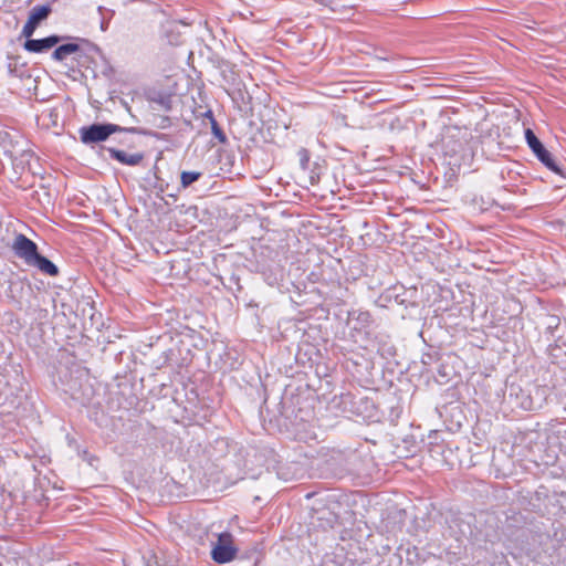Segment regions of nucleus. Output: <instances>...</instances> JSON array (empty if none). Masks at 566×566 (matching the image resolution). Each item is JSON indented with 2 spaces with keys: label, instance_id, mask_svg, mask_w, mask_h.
<instances>
[{
  "label": "nucleus",
  "instance_id": "f257e3e1",
  "mask_svg": "<svg viewBox=\"0 0 566 566\" xmlns=\"http://www.w3.org/2000/svg\"><path fill=\"white\" fill-rule=\"evenodd\" d=\"M177 96V83L169 75H163L144 87V102L158 106L174 107Z\"/></svg>",
  "mask_w": 566,
  "mask_h": 566
},
{
  "label": "nucleus",
  "instance_id": "f03ea898",
  "mask_svg": "<svg viewBox=\"0 0 566 566\" xmlns=\"http://www.w3.org/2000/svg\"><path fill=\"white\" fill-rule=\"evenodd\" d=\"M548 389L536 384H527L525 387L512 384L510 386V398L523 410L541 409L547 399Z\"/></svg>",
  "mask_w": 566,
  "mask_h": 566
},
{
  "label": "nucleus",
  "instance_id": "7ed1b4c3",
  "mask_svg": "<svg viewBox=\"0 0 566 566\" xmlns=\"http://www.w3.org/2000/svg\"><path fill=\"white\" fill-rule=\"evenodd\" d=\"M142 134L138 127H123L112 123H93L78 129L80 140L85 145L105 142L114 133Z\"/></svg>",
  "mask_w": 566,
  "mask_h": 566
},
{
  "label": "nucleus",
  "instance_id": "20e7f679",
  "mask_svg": "<svg viewBox=\"0 0 566 566\" xmlns=\"http://www.w3.org/2000/svg\"><path fill=\"white\" fill-rule=\"evenodd\" d=\"M172 335L169 332H165L160 335L148 336V343L144 344V357L147 358L148 363L156 369H160L166 366L167 352H171L169 345L171 344Z\"/></svg>",
  "mask_w": 566,
  "mask_h": 566
},
{
  "label": "nucleus",
  "instance_id": "39448f33",
  "mask_svg": "<svg viewBox=\"0 0 566 566\" xmlns=\"http://www.w3.org/2000/svg\"><path fill=\"white\" fill-rule=\"evenodd\" d=\"M374 322V317L368 311L360 308L349 311L347 325L349 326L353 340L358 343L359 339H368Z\"/></svg>",
  "mask_w": 566,
  "mask_h": 566
},
{
  "label": "nucleus",
  "instance_id": "423d86ee",
  "mask_svg": "<svg viewBox=\"0 0 566 566\" xmlns=\"http://www.w3.org/2000/svg\"><path fill=\"white\" fill-rule=\"evenodd\" d=\"M0 285L4 287L6 297L20 310L22 308L25 296L32 293L29 281L15 274L10 275L8 280L0 283Z\"/></svg>",
  "mask_w": 566,
  "mask_h": 566
},
{
  "label": "nucleus",
  "instance_id": "0eeeda50",
  "mask_svg": "<svg viewBox=\"0 0 566 566\" xmlns=\"http://www.w3.org/2000/svg\"><path fill=\"white\" fill-rule=\"evenodd\" d=\"M333 407L344 413L363 416L369 403L368 398L358 397L357 395L347 391L335 396L332 400Z\"/></svg>",
  "mask_w": 566,
  "mask_h": 566
},
{
  "label": "nucleus",
  "instance_id": "6e6552de",
  "mask_svg": "<svg viewBox=\"0 0 566 566\" xmlns=\"http://www.w3.org/2000/svg\"><path fill=\"white\" fill-rule=\"evenodd\" d=\"M174 107L171 106H158L150 103L144 105V119L148 125L158 129L170 128L174 124L172 117L170 116Z\"/></svg>",
  "mask_w": 566,
  "mask_h": 566
},
{
  "label": "nucleus",
  "instance_id": "1a4fd4ad",
  "mask_svg": "<svg viewBox=\"0 0 566 566\" xmlns=\"http://www.w3.org/2000/svg\"><path fill=\"white\" fill-rule=\"evenodd\" d=\"M525 139L536 158L553 172L563 176L560 167L531 128L525 129Z\"/></svg>",
  "mask_w": 566,
  "mask_h": 566
},
{
  "label": "nucleus",
  "instance_id": "9d476101",
  "mask_svg": "<svg viewBox=\"0 0 566 566\" xmlns=\"http://www.w3.org/2000/svg\"><path fill=\"white\" fill-rule=\"evenodd\" d=\"M17 258L22 260L28 266L40 253L34 241L22 233H17L10 245Z\"/></svg>",
  "mask_w": 566,
  "mask_h": 566
},
{
  "label": "nucleus",
  "instance_id": "9b49d317",
  "mask_svg": "<svg viewBox=\"0 0 566 566\" xmlns=\"http://www.w3.org/2000/svg\"><path fill=\"white\" fill-rule=\"evenodd\" d=\"M169 348L171 352H167L166 366L181 368L191 361V352L182 339L172 336Z\"/></svg>",
  "mask_w": 566,
  "mask_h": 566
},
{
  "label": "nucleus",
  "instance_id": "f8f14e48",
  "mask_svg": "<svg viewBox=\"0 0 566 566\" xmlns=\"http://www.w3.org/2000/svg\"><path fill=\"white\" fill-rule=\"evenodd\" d=\"M235 555L237 548L231 544V535H220L218 545L211 552L212 559L218 564H226L233 560Z\"/></svg>",
  "mask_w": 566,
  "mask_h": 566
},
{
  "label": "nucleus",
  "instance_id": "ddd939ff",
  "mask_svg": "<svg viewBox=\"0 0 566 566\" xmlns=\"http://www.w3.org/2000/svg\"><path fill=\"white\" fill-rule=\"evenodd\" d=\"M63 36L51 34L42 39L25 40L23 49L30 53H44L56 46Z\"/></svg>",
  "mask_w": 566,
  "mask_h": 566
},
{
  "label": "nucleus",
  "instance_id": "4468645a",
  "mask_svg": "<svg viewBox=\"0 0 566 566\" xmlns=\"http://www.w3.org/2000/svg\"><path fill=\"white\" fill-rule=\"evenodd\" d=\"M553 340L554 343L548 345L547 352L555 363H559L566 356V322L563 324V332Z\"/></svg>",
  "mask_w": 566,
  "mask_h": 566
},
{
  "label": "nucleus",
  "instance_id": "2eb2a0df",
  "mask_svg": "<svg viewBox=\"0 0 566 566\" xmlns=\"http://www.w3.org/2000/svg\"><path fill=\"white\" fill-rule=\"evenodd\" d=\"M109 157L122 165L138 166L142 163V153L128 154L123 149L108 147Z\"/></svg>",
  "mask_w": 566,
  "mask_h": 566
},
{
  "label": "nucleus",
  "instance_id": "dca6fc26",
  "mask_svg": "<svg viewBox=\"0 0 566 566\" xmlns=\"http://www.w3.org/2000/svg\"><path fill=\"white\" fill-rule=\"evenodd\" d=\"M31 268L38 269L41 273L49 276H57L60 271L59 268L46 256L39 253L36 258L30 263Z\"/></svg>",
  "mask_w": 566,
  "mask_h": 566
},
{
  "label": "nucleus",
  "instance_id": "f3484780",
  "mask_svg": "<svg viewBox=\"0 0 566 566\" xmlns=\"http://www.w3.org/2000/svg\"><path fill=\"white\" fill-rule=\"evenodd\" d=\"M94 388L88 382L81 384L80 388L72 392V398L84 407L94 405Z\"/></svg>",
  "mask_w": 566,
  "mask_h": 566
},
{
  "label": "nucleus",
  "instance_id": "a211bd4d",
  "mask_svg": "<svg viewBox=\"0 0 566 566\" xmlns=\"http://www.w3.org/2000/svg\"><path fill=\"white\" fill-rule=\"evenodd\" d=\"M51 13L52 7L49 3L35 6L30 10L28 19L39 27Z\"/></svg>",
  "mask_w": 566,
  "mask_h": 566
},
{
  "label": "nucleus",
  "instance_id": "6ab92c4d",
  "mask_svg": "<svg viewBox=\"0 0 566 566\" xmlns=\"http://www.w3.org/2000/svg\"><path fill=\"white\" fill-rule=\"evenodd\" d=\"M80 50H81V48L76 43L69 42V43L60 44L54 49V51L52 53V59L61 62V61H64L69 55L76 53Z\"/></svg>",
  "mask_w": 566,
  "mask_h": 566
},
{
  "label": "nucleus",
  "instance_id": "aec40b11",
  "mask_svg": "<svg viewBox=\"0 0 566 566\" xmlns=\"http://www.w3.org/2000/svg\"><path fill=\"white\" fill-rule=\"evenodd\" d=\"M563 324L560 318L555 315H549L545 322V333L555 338L560 332H563Z\"/></svg>",
  "mask_w": 566,
  "mask_h": 566
},
{
  "label": "nucleus",
  "instance_id": "412c9836",
  "mask_svg": "<svg viewBox=\"0 0 566 566\" xmlns=\"http://www.w3.org/2000/svg\"><path fill=\"white\" fill-rule=\"evenodd\" d=\"M201 177L198 171H182L181 172V185L184 188L189 187Z\"/></svg>",
  "mask_w": 566,
  "mask_h": 566
},
{
  "label": "nucleus",
  "instance_id": "4be33fe9",
  "mask_svg": "<svg viewBox=\"0 0 566 566\" xmlns=\"http://www.w3.org/2000/svg\"><path fill=\"white\" fill-rule=\"evenodd\" d=\"M210 125H211L212 135L218 139V142L220 144H227L228 137H227L226 133L222 130V128L220 127V125L218 124V122L216 119H212V123H210Z\"/></svg>",
  "mask_w": 566,
  "mask_h": 566
},
{
  "label": "nucleus",
  "instance_id": "5701e85b",
  "mask_svg": "<svg viewBox=\"0 0 566 566\" xmlns=\"http://www.w3.org/2000/svg\"><path fill=\"white\" fill-rule=\"evenodd\" d=\"M301 168L306 171L310 168V153L306 148H301L297 153Z\"/></svg>",
  "mask_w": 566,
  "mask_h": 566
},
{
  "label": "nucleus",
  "instance_id": "b1692460",
  "mask_svg": "<svg viewBox=\"0 0 566 566\" xmlns=\"http://www.w3.org/2000/svg\"><path fill=\"white\" fill-rule=\"evenodd\" d=\"M36 28L38 25L28 19L25 24L23 25L21 35L24 36L25 40H32L31 36L34 34Z\"/></svg>",
  "mask_w": 566,
  "mask_h": 566
},
{
  "label": "nucleus",
  "instance_id": "393cba45",
  "mask_svg": "<svg viewBox=\"0 0 566 566\" xmlns=\"http://www.w3.org/2000/svg\"><path fill=\"white\" fill-rule=\"evenodd\" d=\"M167 188H168V184H164V180L158 178V180L155 182L150 192H154L156 195V197H159L160 199H163V193L166 191Z\"/></svg>",
  "mask_w": 566,
  "mask_h": 566
},
{
  "label": "nucleus",
  "instance_id": "a878e982",
  "mask_svg": "<svg viewBox=\"0 0 566 566\" xmlns=\"http://www.w3.org/2000/svg\"><path fill=\"white\" fill-rule=\"evenodd\" d=\"M122 105L127 109V112L130 114V116L137 122V116L133 114L132 108L128 106L127 102L125 99H120Z\"/></svg>",
  "mask_w": 566,
  "mask_h": 566
},
{
  "label": "nucleus",
  "instance_id": "bb28decb",
  "mask_svg": "<svg viewBox=\"0 0 566 566\" xmlns=\"http://www.w3.org/2000/svg\"><path fill=\"white\" fill-rule=\"evenodd\" d=\"M119 144L127 145L128 148L132 147V142L126 136L119 139Z\"/></svg>",
  "mask_w": 566,
  "mask_h": 566
},
{
  "label": "nucleus",
  "instance_id": "cd10ccee",
  "mask_svg": "<svg viewBox=\"0 0 566 566\" xmlns=\"http://www.w3.org/2000/svg\"><path fill=\"white\" fill-rule=\"evenodd\" d=\"M203 116H205L206 118H208L210 123H212V119H216V118H214V115H213V113H212V111H211V109H208V111L203 114Z\"/></svg>",
  "mask_w": 566,
  "mask_h": 566
},
{
  "label": "nucleus",
  "instance_id": "c85d7f7f",
  "mask_svg": "<svg viewBox=\"0 0 566 566\" xmlns=\"http://www.w3.org/2000/svg\"><path fill=\"white\" fill-rule=\"evenodd\" d=\"M316 3L328 7L333 2V0H314Z\"/></svg>",
  "mask_w": 566,
  "mask_h": 566
},
{
  "label": "nucleus",
  "instance_id": "c756f323",
  "mask_svg": "<svg viewBox=\"0 0 566 566\" xmlns=\"http://www.w3.org/2000/svg\"><path fill=\"white\" fill-rule=\"evenodd\" d=\"M10 137L8 132H0V142H6Z\"/></svg>",
  "mask_w": 566,
  "mask_h": 566
},
{
  "label": "nucleus",
  "instance_id": "7c9ffc66",
  "mask_svg": "<svg viewBox=\"0 0 566 566\" xmlns=\"http://www.w3.org/2000/svg\"><path fill=\"white\" fill-rule=\"evenodd\" d=\"M8 401H9V396L8 395H6L4 397H2L0 395V406L6 405Z\"/></svg>",
  "mask_w": 566,
  "mask_h": 566
},
{
  "label": "nucleus",
  "instance_id": "2f4dec72",
  "mask_svg": "<svg viewBox=\"0 0 566 566\" xmlns=\"http://www.w3.org/2000/svg\"><path fill=\"white\" fill-rule=\"evenodd\" d=\"M310 179H311V184L315 185L316 182H318L319 177L318 176L315 177V176L311 175Z\"/></svg>",
  "mask_w": 566,
  "mask_h": 566
},
{
  "label": "nucleus",
  "instance_id": "473e14b6",
  "mask_svg": "<svg viewBox=\"0 0 566 566\" xmlns=\"http://www.w3.org/2000/svg\"><path fill=\"white\" fill-rule=\"evenodd\" d=\"M9 71H10V73H11L12 75L18 76V74H17V67H15V66H14V67H12V66H11V64H9Z\"/></svg>",
  "mask_w": 566,
  "mask_h": 566
},
{
  "label": "nucleus",
  "instance_id": "72a5a7b5",
  "mask_svg": "<svg viewBox=\"0 0 566 566\" xmlns=\"http://www.w3.org/2000/svg\"><path fill=\"white\" fill-rule=\"evenodd\" d=\"M106 28H107V23H105V22L103 21V22H102V24H101V29H102L103 31H105V30H106Z\"/></svg>",
  "mask_w": 566,
  "mask_h": 566
},
{
  "label": "nucleus",
  "instance_id": "f704fd0d",
  "mask_svg": "<svg viewBox=\"0 0 566 566\" xmlns=\"http://www.w3.org/2000/svg\"><path fill=\"white\" fill-rule=\"evenodd\" d=\"M3 387H9L8 381L3 382Z\"/></svg>",
  "mask_w": 566,
  "mask_h": 566
},
{
  "label": "nucleus",
  "instance_id": "c9c22d12",
  "mask_svg": "<svg viewBox=\"0 0 566 566\" xmlns=\"http://www.w3.org/2000/svg\"><path fill=\"white\" fill-rule=\"evenodd\" d=\"M562 438L566 440V431L564 432V434L562 436Z\"/></svg>",
  "mask_w": 566,
  "mask_h": 566
},
{
  "label": "nucleus",
  "instance_id": "e433bc0d",
  "mask_svg": "<svg viewBox=\"0 0 566 566\" xmlns=\"http://www.w3.org/2000/svg\"><path fill=\"white\" fill-rule=\"evenodd\" d=\"M564 453L566 454V450L564 451Z\"/></svg>",
  "mask_w": 566,
  "mask_h": 566
}]
</instances>
